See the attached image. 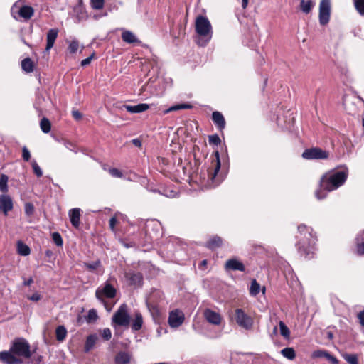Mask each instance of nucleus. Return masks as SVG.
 I'll return each instance as SVG.
<instances>
[{"instance_id": "54", "label": "nucleus", "mask_w": 364, "mask_h": 364, "mask_svg": "<svg viewBox=\"0 0 364 364\" xmlns=\"http://www.w3.org/2000/svg\"><path fill=\"white\" fill-rule=\"evenodd\" d=\"M93 56H94V53H92V54L90 56H89L88 58H85V59L82 60L81 61V65H82V66H83V67H85V66H86V65H89V64L90 63L91 60H92V59Z\"/></svg>"}, {"instance_id": "20", "label": "nucleus", "mask_w": 364, "mask_h": 364, "mask_svg": "<svg viewBox=\"0 0 364 364\" xmlns=\"http://www.w3.org/2000/svg\"><path fill=\"white\" fill-rule=\"evenodd\" d=\"M123 107L130 113H141L149 108V105L145 103L138 104L136 105H124Z\"/></svg>"}, {"instance_id": "37", "label": "nucleus", "mask_w": 364, "mask_h": 364, "mask_svg": "<svg viewBox=\"0 0 364 364\" xmlns=\"http://www.w3.org/2000/svg\"><path fill=\"white\" fill-rule=\"evenodd\" d=\"M98 318V315L97 311L94 309H90L87 315L85 316V320L87 323H95Z\"/></svg>"}, {"instance_id": "51", "label": "nucleus", "mask_w": 364, "mask_h": 364, "mask_svg": "<svg viewBox=\"0 0 364 364\" xmlns=\"http://www.w3.org/2000/svg\"><path fill=\"white\" fill-rule=\"evenodd\" d=\"M109 173L116 178H122L123 176L122 173L116 168H112L109 170Z\"/></svg>"}, {"instance_id": "31", "label": "nucleus", "mask_w": 364, "mask_h": 364, "mask_svg": "<svg viewBox=\"0 0 364 364\" xmlns=\"http://www.w3.org/2000/svg\"><path fill=\"white\" fill-rule=\"evenodd\" d=\"M357 251L359 255L364 254V230L361 232L356 238Z\"/></svg>"}, {"instance_id": "14", "label": "nucleus", "mask_w": 364, "mask_h": 364, "mask_svg": "<svg viewBox=\"0 0 364 364\" xmlns=\"http://www.w3.org/2000/svg\"><path fill=\"white\" fill-rule=\"evenodd\" d=\"M0 360L6 364L21 363V360L16 357L11 349L9 351L0 352Z\"/></svg>"}, {"instance_id": "35", "label": "nucleus", "mask_w": 364, "mask_h": 364, "mask_svg": "<svg viewBox=\"0 0 364 364\" xmlns=\"http://www.w3.org/2000/svg\"><path fill=\"white\" fill-rule=\"evenodd\" d=\"M281 354L286 358L292 360L296 357V352L293 348L287 347L281 350Z\"/></svg>"}, {"instance_id": "18", "label": "nucleus", "mask_w": 364, "mask_h": 364, "mask_svg": "<svg viewBox=\"0 0 364 364\" xmlns=\"http://www.w3.org/2000/svg\"><path fill=\"white\" fill-rule=\"evenodd\" d=\"M212 120L214 124L220 131H223L225 127V119L221 112L215 111L212 114Z\"/></svg>"}, {"instance_id": "64", "label": "nucleus", "mask_w": 364, "mask_h": 364, "mask_svg": "<svg viewBox=\"0 0 364 364\" xmlns=\"http://www.w3.org/2000/svg\"><path fill=\"white\" fill-rule=\"evenodd\" d=\"M52 255H53L52 251H50V250H46V255L47 257H51V256H52Z\"/></svg>"}, {"instance_id": "41", "label": "nucleus", "mask_w": 364, "mask_h": 364, "mask_svg": "<svg viewBox=\"0 0 364 364\" xmlns=\"http://www.w3.org/2000/svg\"><path fill=\"white\" fill-rule=\"evenodd\" d=\"M354 6L358 13L364 16V0H353Z\"/></svg>"}, {"instance_id": "16", "label": "nucleus", "mask_w": 364, "mask_h": 364, "mask_svg": "<svg viewBox=\"0 0 364 364\" xmlns=\"http://www.w3.org/2000/svg\"><path fill=\"white\" fill-rule=\"evenodd\" d=\"M225 269L226 270L240 271L244 272L245 270V265L236 259H228L225 264Z\"/></svg>"}, {"instance_id": "9", "label": "nucleus", "mask_w": 364, "mask_h": 364, "mask_svg": "<svg viewBox=\"0 0 364 364\" xmlns=\"http://www.w3.org/2000/svg\"><path fill=\"white\" fill-rule=\"evenodd\" d=\"M331 4V0H321L319 4L318 19L321 26H326L330 21Z\"/></svg>"}, {"instance_id": "46", "label": "nucleus", "mask_w": 364, "mask_h": 364, "mask_svg": "<svg viewBox=\"0 0 364 364\" xmlns=\"http://www.w3.org/2000/svg\"><path fill=\"white\" fill-rule=\"evenodd\" d=\"M208 142L210 144L218 146L220 144L221 140L218 134H213L208 136Z\"/></svg>"}, {"instance_id": "47", "label": "nucleus", "mask_w": 364, "mask_h": 364, "mask_svg": "<svg viewBox=\"0 0 364 364\" xmlns=\"http://www.w3.org/2000/svg\"><path fill=\"white\" fill-rule=\"evenodd\" d=\"M31 166L33 170L34 173L36 175L37 177H41L43 176V171L37 162L36 161H33L31 162Z\"/></svg>"}, {"instance_id": "26", "label": "nucleus", "mask_w": 364, "mask_h": 364, "mask_svg": "<svg viewBox=\"0 0 364 364\" xmlns=\"http://www.w3.org/2000/svg\"><path fill=\"white\" fill-rule=\"evenodd\" d=\"M131 356L127 352H119L115 357L117 364H128L130 362Z\"/></svg>"}, {"instance_id": "50", "label": "nucleus", "mask_w": 364, "mask_h": 364, "mask_svg": "<svg viewBox=\"0 0 364 364\" xmlns=\"http://www.w3.org/2000/svg\"><path fill=\"white\" fill-rule=\"evenodd\" d=\"M22 158L26 161H28L31 159L30 151L26 146L22 148Z\"/></svg>"}, {"instance_id": "21", "label": "nucleus", "mask_w": 364, "mask_h": 364, "mask_svg": "<svg viewBox=\"0 0 364 364\" xmlns=\"http://www.w3.org/2000/svg\"><path fill=\"white\" fill-rule=\"evenodd\" d=\"M58 31L57 29H50L47 33V44L46 50L49 51L53 46L58 37Z\"/></svg>"}, {"instance_id": "53", "label": "nucleus", "mask_w": 364, "mask_h": 364, "mask_svg": "<svg viewBox=\"0 0 364 364\" xmlns=\"http://www.w3.org/2000/svg\"><path fill=\"white\" fill-rule=\"evenodd\" d=\"M100 262L96 261L92 263H86L85 267L90 270H95L100 266Z\"/></svg>"}, {"instance_id": "24", "label": "nucleus", "mask_w": 364, "mask_h": 364, "mask_svg": "<svg viewBox=\"0 0 364 364\" xmlns=\"http://www.w3.org/2000/svg\"><path fill=\"white\" fill-rule=\"evenodd\" d=\"M122 39L127 43H139L140 41L129 31H124L122 33Z\"/></svg>"}, {"instance_id": "63", "label": "nucleus", "mask_w": 364, "mask_h": 364, "mask_svg": "<svg viewBox=\"0 0 364 364\" xmlns=\"http://www.w3.org/2000/svg\"><path fill=\"white\" fill-rule=\"evenodd\" d=\"M249 0H242V7L246 9L248 4Z\"/></svg>"}, {"instance_id": "40", "label": "nucleus", "mask_w": 364, "mask_h": 364, "mask_svg": "<svg viewBox=\"0 0 364 364\" xmlns=\"http://www.w3.org/2000/svg\"><path fill=\"white\" fill-rule=\"evenodd\" d=\"M8 176L5 174H1L0 176V191L3 193H6L8 191Z\"/></svg>"}, {"instance_id": "32", "label": "nucleus", "mask_w": 364, "mask_h": 364, "mask_svg": "<svg viewBox=\"0 0 364 364\" xmlns=\"http://www.w3.org/2000/svg\"><path fill=\"white\" fill-rule=\"evenodd\" d=\"M56 339L62 342L63 341L67 336V330L64 326H58L55 330Z\"/></svg>"}, {"instance_id": "58", "label": "nucleus", "mask_w": 364, "mask_h": 364, "mask_svg": "<svg viewBox=\"0 0 364 364\" xmlns=\"http://www.w3.org/2000/svg\"><path fill=\"white\" fill-rule=\"evenodd\" d=\"M28 299L33 301H38L41 299V296L38 293H34Z\"/></svg>"}, {"instance_id": "13", "label": "nucleus", "mask_w": 364, "mask_h": 364, "mask_svg": "<svg viewBox=\"0 0 364 364\" xmlns=\"http://www.w3.org/2000/svg\"><path fill=\"white\" fill-rule=\"evenodd\" d=\"M13 209V203L11 197L8 195L0 196V211H2L5 215L8 212Z\"/></svg>"}, {"instance_id": "23", "label": "nucleus", "mask_w": 364, "mask_h": 364, "mask_svg": "<svg viewBox=\"0 0 364 364\" xmlns=\"http://www.w3.org/2000/svg\"><path fill=\"white\" fill-rule=\"evenodd\" d=\"M215 167L213 171L208 172L209 178L214 182V180L220 169V155L218 151L215 152Z\"/></svg>"}, {"instance_id": "3", "label": "nucleus", "mask_w": 364, "mask_h": 364, "mask_svg": "<svg viewBox=\"0 0 364 364\" xmlns=\"http://www.w3.org/2000/svg\"><path fill=\"white\" fill-rule=\"evenodd\" d=\"M313 230L304 224L298 226V235H296L297 242L296 246L301 253L307 254V247L314 242Z\"/></svg>"}, {"instance_id": "38", "label": "nucleus", "mask_w": 364, "mask_h": 364, "mask_svg": "<svg viewBox=\"0 0 364 364\" xmlns=\"http://www.w3.org/2000/svg\"><path fill=\"white\" fill-rule=\"evenodd\" d=\"M260 290V285L256 281V279H253L251 282V286L250 288V294L252 296H256L259 294Z\"/></svg>"}, {"instance_id": "49", "label": "nucleus", "mask_w": 364, "mask_h": 364, "mask_svg": "<svg viewBox=\"0 0 364 364\" xmlns=\"http://www.w3.org/2000/svg\"><path fill=\"white\" fill-rule=\"evenodd\" d=\"M102 336L105 341H109L112 337L111 330L108 328H105L102 331Z\"/></svg>"}, {"instance_id": "57", "label": "nucleus", "mask_w": 364, "mask_h": 364, "mask_svg": "<svg viewBox=\"0 0 364 364\" xmlns=\"http://www.w3.org/2000/svg\"><path fill=\"white\" fill-rule=\"evenodd\" d=\"M64 146L69 150L70 151H73L74 152H77V151H75L74 149L75 148V145L72 143V142H70V141H65L64 142Z\"/></svg>"}, {"instance_id": "34", "label": "nucleus", "mask_w": 364, "mask_h": 364, "mask_svg": "<svg viewBox=\"0 0 364 364\" xmlns=\"http://www.w3.org/2000/svg\"><path fill=\"white\" fill-rule=\"evenodd\" d=\"M17 251L22 256H27L31 252L29 247L21 241L17 242Z\"/></svg>"}, {"instance_id": "28", "label": "nucleus", "mask_w": 364, "mask_h": 364, "mask_svg": "<svg viewBox=\"0 0 364 364\" xmlns=\"http://www.w3.org/2000/svg\"><path fill=\"white\" fill-rule=\"evenodd\" d=\"M21 68L23 71L30 73L34 70V63L30 58H26L21 61Z\"/></svg>"}, {"instance_id": "56", "label": "nucleus", "mask_w": 364, "mask_h": 364, "mask_svg": "<svg viewBox=\"0 0 364 364\" xmlns=\"http://www.w3.org/2000/svg\"><path fill=\"white\" fill-rule=\"evenodd\" d=\"M72 116L76 120H80L82 117V114L78 110H73L72 111Z\"/></svg>"}, {"instance_id": "2", "label": "nucleus", "mask_w": 364, "mask_h": 364, "mask_svg": "<svg viewBox=\"0 0 364 364\" xmlns=\"http://www.w3.org/2000/svg\"><path fill=\"white\" fill-rule=\"evenodd\" d=\"M195 30L198 35L197 44L200 46H205L213 36L212 26L208 18L201 15L197 16L195 21Z\"/></svg>"}, {"instance_id": "5", "label": "nucleus", "mask_w": 364, "mask_h": 364, "mask_svg": "<svg viewBox=\"0 0 364 364\" xmlns=\"http://www.w3.org/2000/svg\"><path fill=\"white\" fill-rule=\"evenodd\" d=\"M116 294L117 290L111 284L109 279L96 289L95 296L99 301L104 303V304L106 306L105 299H113L116 296Z\"/></svg>"}, {"instance_id": "33", "label": "nucleus", "mask_w": 364, "mask_h": 364, "mask_svg": "<svg viewBox=\"0 0 364 364\" xmlns=\"http://www.w3.org/2000/svg\"><path fill=\"white\" fill-rule=\"evenodd\" d=\"M192 105L188 103H183L170 107L168 109H165L163 112L164 114H168L171 112L178 111L182 109H191Z\"/></svg>"}, {"instance_id": "44", "label": "nucleus", "mask_w": 364, "mask_h": 364, "mask_svg": "<svg viewBox=\"0 0 364 364\" xmlns=\"http://www.w3.org/2000/svg\"><path fill=\"white\" fill-rule=\"evenodd\" d=\"M52 239L54 243L58 246L61 247L63 244V239L60 233L55 232L52 234Z\"/></svg>"}, {"instance_id": "25", "label": "nucleus", "mask_w": 364, "mask_h": 364, "mask_svg": "<svg viewBox=\"0 0 364 364\" xmlns=\"http://www.w3.org/2000/svg\"><path fill=\"white\" fill-rule=\"evenodd\" d=\"M34 14L33 9L30 6H23L18 11L21 17L26 20L30 19Z\"/></svg>"}, {"instance_id": "59", "label": "nucleus", "mask_w": 364, "mask_h": 364, "mask_svg": "<svg viewBox=\"0 0 364 364\" xmlns=\"http://www.w3.org/2000/svg\"><path fill=\"white\" fill-rule=\"evenodd\" d=\"M358 318L359 319L360 323L362 326H364V310L360 311L358 314Z\"/></svg>"}, {"instance_id": "48", "label": "nucleus", "mask_w": 364, "mask_h": 364, "mask_svg": "<svg viewBox=\"0 0 364 364\" xmlns=\"http://www.w3.org/2000/svg\"><path fill=\"white\" fill-rule=\"evenodd\" d=\"M79 48V43L77 41H73L69 45V50L71 53H75Z\"/></svg>"}, {"instance_id": "43", "label": "nucleus", "mask_w": 364, "mask_h": 364, "mask_svg": "<svg viewBox=\"0 0 364 364\" xmlns=\"http://www.w3.org/2000/svg\"><path fill=\"white\" fill-rule=\"evenodd\" d=\"M330 353L326 350H315L312 353V358H324L328 359V356H330Z\"/></svg>"}, {"instance_id": "17", "label": "nucleus", "mask_w": 364, "mask_h": 364, "mask_svg": "<svg viewBox=\"0 0 364 364\" xmlns=\"http://www.w3.org/2000/svg\"><path fill=\"white\" fill-rule=\"evenodd\" d=\"M73 12L79 21L84 20L87 17L82 0H77V4L74 6Z\"/></svg>"}, {"instance_id": "60", "label": "nucleus", "mask_w": 364, "mask_h": 364, "mask_svg": "<svg viewBox=\"0 0 364 364\" xmlns=\"http://www.w3.org/2000/svg\"><path fill=\"white\" fill-rule=\"evenodd\" d=\"M331 364H338V360L332 355H330L327 359Z\"/></svg>"}, {"instance_id": "7", "label": "nucleus", "mask_w": 364, "mask_h": 364, "mask_svg": "<svg viewBox=\"0 0 364 364\" xmlns=\"http://www.w3.org/2000/svg\"><path fill=\"white\" fill-rule=\"evenodd\" d=\"M329 154L328 151L315 146L305 149L301 156L306 160H323L328 159Z\"/></svg>"}, {"instance_id": "11", "label": "nucleus", "mask_w": 364, "mask_h": 364, "mask_svg": "<svg viewBox=\"0 0 364 364\" xmlns=\"http://www.w3.org/2000/svg\"><path fill=\"white\" fill-rule=\"evenodd\" d=\"M184 318L183 313L176 309L169 314L168 324L171 328H178L183 323Z\"/></svg>"}, {"instance_id": "61", "label": "nucleus", "mask_w": 364, "mask_h": 364, "mask_svg": "<svg viewBox=\"0 0 364 364\" xmlns=\"http://www.w3.org/2000/svg\"><path fill=\"white\" fill-rule=\"evenodd\" d=\"M132 142L134 146L137 147H140L141 146V141L139 139H132Z\"/></svg>"}, {"instance_id": "19", "label": "nucleus", "mask_w": 364, "mask_h": 364, "mask_svg": "<svg viewBox=\"0 0 364 364\" xmlns=\"http://www.w3.org/2000/svg\"><path fill=\"white\" fill-rule=\"evenodd\" d=\"M70 223L75 228H78L80 223V209L75 208L69 211Z\"/></svg>"}, {"instance_id": "12", "label": "nucleus", "mask_w": 364, "mask_h": 364, "mask_svg": "<svg viewBox=\"0 0 364 364\" xmlns=\"http://www.w3.org/2000/svg\"><path fill=\"white\" fill-rule=\"evenodd\" d=\"M124 277L131 286L140 287L143 283V276L140 272H128L124 274Z\"/></svg>"}, {"instance_id": "29", "label": "nucleus", "mask_w": 364, "mask_h": 364, "mask_svg": "<svg viewBox=\"0 0 364 364\" xmlns=\"http://www.w3.org/2000/svg\"><path fill=\"white\" fill-rule=\"evenodd\" d=\"M143 318L140 313L135 314V318L132 323V329L134 331L140 330L142 327Z\"/></svg>"}, {"instance_id": "45", "label": "nucleus", "mask_w": 364, "mask_h": 364, "mask_svg": "<svg viewBox=\"0 0 364 364\" xmlns=\"http://www.w3.org/2000/svg\"><path fill=\"white\" fill-rule=\"evenodd\" d=\"M91 6L96 10L102 9L104 6V0H90Z\"/></svg>"}, {"instance_id": "6", "label": "nucleus", "mask_w": 364, "mask_h": 364, "mask_svg": "<svg viewBox=\"0 0 364 364\" xmlns=\"http://www.w3.org/2000/svg\"><path fill=\"white\" fill-rule=\"evenodd\" d=\"M363 102V100L355 95H346L343 100V105L346 112L350 115H356L359 113V107Z\"/></svg>"}, {"instance_id": "22", "label": "nucleus", "mask_w": 364, "mask_h": 364, "mask_svg": "<svg viewBox=\"0 0 364 364\" xmlns=\"http://www.w3.org/2000/svg\"><path fill=\"white\" fill-rule=\"evenodd\" d=\"M223 245V239L218 236L215 235L210 237L206 242L205 247L211 250H215L221 247Z\"/></svg>"}, {"instance_id": "10", "label": "nucleus", "mask_w": 364, "mask_h": 364, "mask_svg": "<svg viewBox=\"0 0 364 364\" xmlns=\"http://www.w3.org/2000/svg\"><path fill=\"white\" fill-rule=\"evenodd\" d=\"M235 320L240 327L246 330H249L252 327L253 321L252 318L246 314L241 309H237L235 310Z\"/></svg>"}, {"instance_id": "52", "label": "nucleus", "mask_w": 364, "mask_h": 364, "mask_svg": "<svg viewBox=\"0 0 364 364\" xmlns=\"http://www.w3.org/2000/svg\"><path fill=\"white\" fill-rule=\"evenodd\" d=\"M34 207L31 203H26L25 205V213L27 215H31L33 213Z\"/></svg>"}, {"instance_id": "8", "label": "nucleus", "mask_w": 364, "mask_h": 364, "mask_svg": "<svg viewBox=\"0 0 364 364\" xmlns=\"http://www.w3.org/2000/svg\"><path fill=\"white\" fill-rule=\"evenodd\" d=\"M126 304H122L112 317V322L117 326H128L130 321L129 315L127 313Z\"/></svg>"}, {"instance_id": "39", "label": "nucleus", "mask_w": 364, "mask_h": 364, "mask_svg": "<svg viewBox=\"0 0 364 364\" xmlns=\"http://www.w3.org/2000/svg\"><path fill=\"white\" fill-rule=\"evenodd\" d=\"M280 334L285 338H289L290 336V331L286 324L280 321L279 323Z\"/></svg>"}, {"instance_id": "4", "label": "nucleus", "mask_w": 364, "mask_h": 364, "mask_svg": "<svg viewBox=\"0 0 364 364\" xmlns=\"http://www.w3.org/2000/svg\"><path fill=\"white\" fill-rule=\"evenodd\" d=\"M29 343L23 338L14 340L11 346V352L16 356L30 358L32 355Z\"/></svg>"}, {"instance_id": "62", "label": "nucleus", "mask_w": 364, "mask_h": 364, "mask_svg": "<svg viewBox=\"0 0 364 364\" xmlns=\"http://www.w3.org/2000/svg\"><path fill=\"white\" fill-rule=\"evenodd\" d=\"M33 282V279L31 277L28 280L24 281L23 285L25 286H30Z\"/></svg>"}, {"instance_id": "55", "label": "nucleus", "mask_w": 364, "mask_h": 364, "mask_svg": "<svg viewBox=\"0 0 364 364\" xmlns=\"http://www.w3.org/2000/svg\"><path fill=\"white\" fill-rule=\"evenodd\" d=\"M117 220L115 217H112L110 218L109 225V228L112 230H114L115 225L117 224Z\"/></svg>"}, {"instance_id": "30", "label": "nucleus", "mask_w": 364, "mask_h": 364, "mask_svg": "<svg viewBox=\"0 0 364 364\" xmlns=\"http://www.w3.org/2000/svg\"><path fill=\"white\" fill-rule=\"evenodd\" d=\"M314 4L312 0H301L300 3L301 10L304 14H309L311 12Z\"/></svg>"}, {"instance_id": "1", "label": "nucleus", "mask_w": 364, "mask_h": 364, "mask_svg": "<svg viewBox=\"0 0 364 364\" xmlns=\"http://www.w3.org/2000/svg\"><path fill=\"white\" fill-rule=\"evenodd\" d=\"M348 171H330L323 174L320 179V190L316 191V196L321 200L326 197L323 191H332L344 184L348 178Z\"/></svg>"}, {"instance_id": "27", "label": "nucleus", "mask_w": 364, "mask_h": 364, "mask_svg": "<svg viewBox=\"0 0 364 364\" xmlns=\"http://www.w3.org/2000/svg\"><path fill=\"white\" fill-rule=\"evenodd\" d=\"M98 337L96 334H91L87 337L85 344V351L89 352L95 346Z\"/></svg>"}, {"instance_id": "36", "label": "nucleus", "mask_w": 364, "mask_h": 364, "mask_svg": "<svg viewBox=\"0 0 364 364\" xmlns=\"http://www.w3.org/2000/svg\"><path fill=\"white\" fill-rule=\"evenodd\" d=\"M40 127L43 133H48L51 129V124L49 119L46 117H43L40 122Z\"/></svg>"}, {"instance_id": "42", "label": "nucleus", "mask_w": 364, "mask_h": 364, "mask_svg": "<svg viewBox=\"0 0 364 364\" xmlns=\"http://www.w3.org/2000/svg\"><path fill=\"white\" fill-rule=\"evenodd\" d=\"M344 360L349 364H358V356L355 354H344L343 355Z\"/></svg>"}, {"instance_id": "15", "label": "nucleus", "mask_w": 364, "mask_h": 364, "mask_svg": "<svg viewBox=\"0 0 364 364\" xmlns=\"http://www.w3.org/2000/svg\"><path fill=\"white\" fill-rule=\"evenodd\" d=\"M204 316L210 323L214 325H219L222 320V318L218 313L210 309H207L204 311Z\"/></svg>"}]
</instances>
